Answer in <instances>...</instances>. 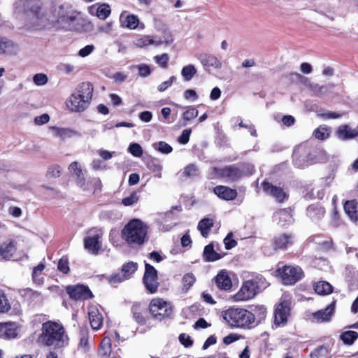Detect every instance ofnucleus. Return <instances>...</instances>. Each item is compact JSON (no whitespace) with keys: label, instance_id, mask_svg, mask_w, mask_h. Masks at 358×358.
I'll return each mask as SVG.
<instances>
[{"label":"nucleus","instance_id":"f257e3e1","mask_svg":"<svg viewBox=\"0 0 358 358\" xmlns=\"http://www.w3.org/2000/svg\"><path fill=\"white\" fill-rule=\"evenodd\" d=\"M37 342L43 346L59 350L69 343V336L62 323L48 320L41 325Z\"/></svg>","mask_w":358,"mask_h":358},{"label":"nucleus","instance_id":"f03ea898","mask_svg":"<svg viewBox=\"0 0 358 358\" xmlns=\"http://www.w3.org/2000/svg\"><path fill=\"white\" fill-rule=\"evenodd\" d=\"M93 92L94 88L90 83H82L67 99L66 106L73 112L84 111L90 103Z\"/></svg>","mask_w":358,"mask_h":358},{"label":"nucleus","instance_id":"7ed1b4c3","mask_svg":"<svg viewBox=\"0 0 358 358\" xmlns=\"http://www.w3.org/2000/svg\"><path fill=\"white\" fill-rule=\"evenodd\" d=\"M148 226L139 219L131 220L122 229V239L130 245H141L147 238Z\"/></svg>","mask_w":358,"mask_h":358},{"label":"nucleus","instance_id":"20e7f679","mask_svg":"<svg viewBox=\"0 0 358 358\" xmlns=\"http://www.w3.org/2000/svg\"><path fill=\"white\" fill-rule=\"evenodd\" d=\"M223 317L234 327L250 329L254 327L252 312L244 308H230L224 312Z\"/></svg>","mask_w":358,"mask_h":358},{"label":"nucleus","instance_id":"39448f33","mask_svg":"<svg viewBox=\"0 0 358 358\" xmlns=\"http://www.w3.org/2000/svg\"><path fill=\"white\" fill-rule=\"evenodd\" d=\"M266 287L265 279L262 275H257L245 281L240 290L234 296V299L235 301H248Z\"/></svg>","mask_w":358,"mask_h":358},{"label":"nucleus","instance_id":"423d86ee","mask_svg":"<svg viewBox=\"0 0 358 358\" xmlns=\"http://www.w3.org/2000/svg\"><path fill=\"white\" fill-rule=\"evenodd\" d=\"M149 310L152 317L158 320L170 317L173 312V306L170 303L159 298L150 301Z\"/></svg>","mask_w":358,"mask_h":358},{"label":"nucleus","instance_id":"0eeeda50","mask_svg":"<svg viewBox=\"0 0 358 358\" xmlns=\"http://www.w3.org/2000/svg\"><path fill=\"white\" fill-rule=\"evenodd\" d=\"M293 162L299 168H304L315 162L311 149L306 144L296 146L293 151Z\"/></svg>","mask_w":358,"mask_h":358},{"label":"nucleus","instance_id":"6e6552de","mask_svg":"<svg viewBox=\"0 0 358 358\" xmlns=\"http://www.w3.org/2000/svg\"><path fill=\"white\" fill-rule=\"evenodd\" d=\"M279 275L280 276L283 284L285 285H294L300 280L303 275V272L299 266H283L279 267L277 270Z\"/></svg>","mask_w":358,"mask_h":358},{"label":"nucleus","instance_id":"1a4fd4ad","mask_svg":"<svg viewBox=\"0 0 358 358\" xmlns=\"http://www.w3.org/2000/svg\"><path fill=\"white\" fill-rule=\"evenodd\" d=\"M173 39L169 33H165L162 37L157 36H143V37L135 39L133 42L134 45L137 48H145L150 45L159 46L162 45H169L173 42Z\"/></svg>","mask_w":358,"mask_h":358},{"label":"nucleus","instance_id":"9d476101","mask_svg":"<svg viewBox=\"0 0 358 358\" xmlns=\"http://www.w3.org/2000/svg\"><path fill=\"white\" fill-rule=\"evenodd\" d=\"M146 289L150 293H155L159 286L157 271L152 265L145 263V273L143 278Z\"/></svg>","mask_w":358,"mask_h":358},{"label":"nucleus","instance_id":"9b49d317","mask_svg":"<svg viewBox=\"0 0 358 358\" xmlns=\"http://www.w3.org/2000/svg\"><path fill=\"white\" fill-rule=\"evenodd\" d=\"M290 310L291 303L287 300H282L277 305L274 312V325L276 327L287 323Z\"/></svg>","mask_w":358,"mask_h":358},{"label":"nucleus","instance_id":"f8f14e48","mask_svg":"<svg viewBox=\"0 0 358 358\" xmlns=\"http://www.w3.org/2000/svg\"><path fill=\"white\" fill-rule=\"evenodd\" d=\"M90 236H87L84 240L85 248L92 254H97L101 248L100 239L102 236L101 230L91 229Z\"/></svg>","mask_w":358,"mask_h":358},{"label":"nucleus","instance_id":"ddd939ff","mask_svg":"<svg viewBox=\"0 0 358 358\" xmlns=\"http://www.w3.org/2000/svg\"><path fill=\"white\" fill-rule=\"evenodd\" d=\"M215 171L222 178L230 181H235L242 177L243 171L239 166L230 165L223 168H215Z\"/></svg>","mask_w":358,"mask_h":358},{"label":"nucleus","instance_id":"4468645a","mask_svg":"<svg viewBox=\"0 0 358 358\" xmlns=\"http://www.w3.org/2000/svg\"><path fill=\"white\" fill-rule=\"evenodd\" d=\"M66 292L71 299L75 300H85L92 296V292L88 287L82 285L69 286Z\"/></svg>","mask_w":358,"mask_h":358},{"label":"nucleus","instance_id":"2eb2a0df","mask_svg":"<svg viewBox=\"0 0 358 358\" xmlns=\"http://www.w3.org/2000/svg\"><path fill=\"white\" fill-rule=\"evenodd\" d=\"M262 185L264 192L266 194L275 198L277 201L282 202L286 199V193L281 187L273 185L267 181L263 182Z\"/></svg>","mask_w":358,"mask_h":358},{"label":"nucleus","instance_id":"dca6fc26","mask_svg":"<svg viewBox=\"0 0 358 358\" xmlns=\"http://www.w3.org/2000/svg\"><path fill=\"white\" fill-rule=\"evenodd\" d=\"M294 238L291 234H281L273 238L275 250H285L293 245Z\"/></svg>","mask_w":358,"mask_h":358},{"label":"nucleus","instance_id":"f3484780","mask_svg":"<svg viewBox=\"0 0 358 358\" xmlns=\"http://www.w3.org/2000/svg\"><path fill=\"white\" fill-rule=\"evenodd\" d=\"M69 170L76 177V185L83 189H86V180L81 166L77 162H73L70 164Z\"/></svg>","mask_w":358,"mask_h":358},{"label":"nucleus","instance_id":"a211bd4d","mask_svg":"<svg viewBox=\"0 0 358 358\" xmlns=\"http://www.w3.org/2000/svg\"><path fill=\"white\" fill-rule=\"evenodd\" d=\"M19 51V46L13 41L0 37V55H13Z\"/></svg>","mask_w":358,"mask_h":358},{"label":"nucleus","instance_id":"6ab92c4d","mask_svg":"<svg viewBox=\"0 0 358 358\" xmlns=\"http://www.w3.org/2000/svg\"><path fill=\"white\" fill-rule=\"evenodd\" d=\"M336 136L341 141H347L358 136V126L352 129L349 125L340 126L336 130Z\"/></svg>","mask_w":358,"mask_h":358},{"label":"nucleus","instance_id":"aec40b11","mask_svg":"<svg viewBox=\"0 0 358 358\" xmlns=\"http://www.w3.org/2000/svg\"><path fill=\"white\" fill-rule=\"evenodd\" d=\"M89 320L93 329H99L103 324V317L96 306H90L88 310Z\"/></svg>","mask_w":358,"mask_h":358},{"label":"nucleus","instance_id":"412c9836","mask_svg":"<svg viewBox=\"0 0 358 358\" xmlns=\"http://www.w3.org/2000/svg\"><path fill=\"white\" fill-rule=\"evenodd\" d=\"M120 26L129 29H135L139 24V20L136 15L122 12L120 16Z\"/></svg>","mask_w":358,"mask_h":358},{"label":"nucleus","instance_id":"4be33fe9","mask_svg":"<svg viewBox=\"0 0 358 358\" xmlns=\"http://www.w3.org/2000/svg\"><path fill=\"white\" fill-rule=\"evenodd\" d=\"M214 193L223 200H234L237 196V191L227 186L218 185L214 187Z\"/></svg>","mask_w":358,"mask_h":358},{"label":"nucleus","instance_id":"5701e85b","mask_svg":"<svg viewBox=\"0 0 358 358\" xmlns=\"http://www.w3.org/2000/svg\"><path fill=\"white\" fill-rule=\"evenodd\" d=\"M335 309V301H333L327 307L320 310L313 314V317L318 322H328L332 317Z\"/></svg>","mask_w":358,"mask_h":358},{"label":"nucleus","instance_id":"b1692460","mask_svg":"<svg viewBox=\"0 0 358 358\" xmlns=\"http://www.w3.org/2000/svg\"><path fill=\"white\" fill-rule=\"evenodd\" d=\"M17 336V326L15 323H0V338L10 339Z\"/></svg>","mask_w":358,"mask_h":358},{"label":"nucleus","instance_id":"393cba45","mask_svg":"<svg viewBox=\"0 0 358 358\" xmlns=\"http://www.w3.org/2000/svg\"><path fill=\"white\" fill-rule=\"evenodd\" d=\"M200 64L206 67H220L221 62L217 57L207 53H199L196 55Z\"/></svg>","mask_w":358,"mask_h":358},{"label":"nucleus","instance_id":"a878e982","mask_svg":"<svg viewBox=\"0 0 358 358\" xmlns=\"http://www.w3.org/2000/svg\"><path fill=\"white\" fill-rule=\"evenodd\" d=\"M215 282L217 288L221 290L227 291L232 287L230 277L224 271H220L215 278Z\"/></svg>","mask_w":358,"mask_h":358},{"label":"nucleus","instance_id":"bb28decb","mask_svg":"<svg viewBox=\"0 0 358 358\" xmlns=\"http://www.w3.org/2000/svg\"><path fill=\"white\" fill-rule=\"evenodd\" d=\"M16 250L13 241H7L0 244V258L2 259H10Z\"/></svg>","mask_w":358,"mask_h":358},{"label":"nucleus","instance_id":"cd10ccee","mask_svg":"<svg viewBox=\"0 0 358 358\" xmlns=\"http://www.w3.org/2000/svg\"><path fill=\"white\" fill-rule=\"evenodd\" d=\"M223 256L214 249L213 243H210L204 248L203 257L205 262H215L220 259Z\"/></svg>","mask_w":358,"mask_h":358},{"label":"nucleus","instance_id":"c85d7f7f","mask_svg":"<svg viewBox=\"0 0 358 358\" xmlns=\"http://www.w3.org/2000/svg\"><path fill=\"white\" fill-rule=\"evenodd\" d=\"M306 213L313 221H318L324 216L325 209L321 206L310 205L308 207Z\"/></svg>","mask_w":358,"mask_h":358},{"label":"nucleus","instance_id":"c756f323","mask_svg":"<svg viewBox=\"0 0 358 358\" xmlns=\"http://www.w3.org/2000/svg\"><path fill=\"white\" fill-rule=\"evenodd\" d=\"M54 136L60 138L64 140L67 138H71L77 134V132L70 129L59 128L57 127H52L50 128Z\"/></svg>","mask_w":358,"mask_h":358},{"label":"nucleus","instance_id":"7c9ffc66","mask_svg":"<svg viewBox=\"0 0 358 358\" xmlns=\"http://www.w3.org/2000/svg\"><path fill=\"white\" fill-rule=\"evenodd\" d=\"M273 218L275 220H278V224L282 227L286 224H289L292 220V215L287 209H282L276 212L273 215Z\"/></svg>","mask_w":358,"mask_h":358},{"label":"nucleus","instance_id":"2f4dec72","mask_svg":"<svg viewBox=\"0 0 358 358\" xmlns=\"http://www.w3.org/2000/svg\"><path fill=\"white\" fill-rule=\"evenodd\" d=\"M344 210L354 222L358 221V212L357 203L354 201H347L344 204Z\"/></svg>","mask_w":358,"mask_h":358},{"label":"nucleus","instance_id":"473e14b6","mask_svg":"<svg viewBox=\"0 0 358 358\" xmlns=\"http://www.w3.org/2000/svg\"><path fill=\"white\" fill-rule=\"evenodd\" d=\"M266 313V308L264 306H256L252 308V315L254 316V327L265 319Z\"/></svg>","mask_w":358,"mask_h":358},{"label":"nucleus","instance_id":"72a5a7b5","mask_svg":"<svg viewBox=\"0 0 358 358\" xmlns=\"http://www.w3.org/2000/svg\"><path fill=\"white\" fill-rule=\"evenodd\" d=\"M181 292L186 293L196 282V277L192 273H185L182 278Z\"/></svg>","mask_w":358,"mask_h":358},{"label":"nucleus","instance_id":"f704fd0d","mask_svg":"<svg viewBox=\"0 0 358 358\" xmlns=\"http://www.w3.org/2000/svg\"><path fill=\"white\" fill-rule=\"evenodd\" d=\"M213 220L209 218H204L199 221L197 228L200 231L201 235L207 238L210 229L213 226Z\"/></svg>","mask_w":358,"mask_h":358},{"label":"nucleus","instance_id":"c9c22d12","mask_svg":"<svg viewBox=\"0 0 358 358\" xmlns=\"http://www.w3.org/2000/svg\"><path fill=\"white\" fill-rule=\"evenodd\" d=\"M314 289L318 294L326 295L332 292L333 287L326 281H319L315 284Z\"/></svg>","mask_w":358,"mask_h":358},{"label":"nucleus","instance_id":"e433bc0d","mask_svg":"<svg viewBox=\"0 0 358 358\" xmlns=\"http://www.w3.org/2000/svg\"><path fill=\"white\" fill-rule=\"evenodd\" d=\"M45 268V264L40 263L38 266H35L32 272L33 281L38 284L41 285L43 282V271Z\"/></svg>","mask_w":358,"mask_h":358},{"label":"nucleus","instance_id":"4c0bfd02","mask_svg":"<svg viewBox=\"0 0 358 358\" xmlns=\"http://www.w3.org/2000/svg\"><path fill=\"white\" fill-rule=\"evenodd\" d=\"M137 268V263L129 262L122 266V273L127 278V280H128L131 278V275L136 272Z\"/></svg>","mask_w":358,"mask_h":358},{"label":"nucleus","instance_id":"58836bf2","mask_svg":"<svg viewBox=\"0 0 358 358\" xmlns=\"http://www.w3.org/2000/svg\"><path fill=\"white\" fill-rule=\"evenodd\" d=\"M111 351L110 338L106 337L103 339L99 348V353L101 356H109Z\"/></svg>","mask_w":358,"mask_h":358},{"label":"nucleus","instance_id":"ea45409f","mask_svg":"<svg viewBox=\"0 0 358 358\" xmlns=\"http://www.w3.org/2000/svg\"><path fill=\"white\" fill-rule=\"evenodd\" d=\"M182 175L187 178L198 176L199 175V168L194 164H189L184 168Z\"/></svg>","mask_w":358,"mask_h":358},{"label":"nucleus","instance_id":"a19ab883","mask_svg":"<svg viewBox=\"0 0 358 358\" xmlns=\"http://www.w3.org/2000/svg\"><path fill=\"white\" fill-rule=\"evenodd\" d=\"M134 319L138 324H144L145 320L142 314V308L140 303H134L131 307Z\"/></svg>","mask_w":358,"mask_h":358},{"label":"nucleus","instance_id":"79ce46f5","mask_svg":"<svg viewBox=\"0 0 358 358\" xmlns=\"http://www.w3.org/2000/svg\"><path fill=\"white\" fill-rule=\"evenodd\" d=\"M199 112L194 107H189L183 113H182V120L184 121L182 125L185 126L187 124V122L190 121L191 120L195 118L198 116Z\"/></svg>","mask_w":358,"mask_h":358},{"label":"nucleus","instance_id":"37998d69","mask_svg":"<svg viewBox=\"0 0 358 358\" xmlns=\"http://www.w3.org/2000/svg\"><path fill=\"white\" fill-rule=\"evenodd\" d=\"M358 338V334L354 331H347L343 333L341 336V338L344 343L351 345Z\"/></svg>","mask_w":358,"mask_h":358},{"label":"nucleus","instance_id":"c03bdc74","mask_svg":"<svg viewBox=\"0 0 358 358\" xmlns=\"http://www.w3.org/2000/svg\"><path fill=\"white\" fill-rule=\"evenodd\" d=\"M216 72L214 73L215 76H217L218 78L229 81L231 80L232 78V71L231 69H215Z\"/></svg>","mask_w":358,"mask_h":358},{"label":"nucleus","instance_id":"a18cd8bd","mask_svg":"<svg viewBox=\"0 0 358 358\" xmlns=\"http://www.w3.org/2000/svg\"><path fill=\"white\" fill-rule=\"evenodd\" d=\"M110 14V8L108 4H101L96 9V16L101 20L106 19Z\"/></svg>","mask_w":358,"mask_h":358},{"label":"nucleus","instance_id":"49530a36","mask_svg":"<svg viewBox=\"0 0 358 358\" xmlns=\"http://www.w3.org/2000/svg\"><path fill=\"white\" fill-rule=\"evenodd\" d=\"M153 147L155 150L163 154H169L172 152V147L164 141H159L157 143L153 144Z\"/></svg>","mask_w":358,"mask_h":358},{"label":"nucleus","instance_id":"de8ad7c7","mask_svg":"<svg viewBox=\"0 0 358 358\" xmlns=\"http://www.w3.org/2000/svg\"><path fill=\"white\" fill-rule=\"evenodd\" d=\"M139 197L136 192H133L129 196L122 199V203L125 206H130L136 203Z\"/></svg>","mask_w":358,"mask_h":358},{"label":"nucleus","instance_id":"09e8293b","mask_svg":"<svg viewBox=\"0 0 358 358\" xmlns=\"http://www.w3.org/2000/svg\"><path fill=\"white\" fill-rule=\"evenodd\" d=\"M57 268L59 271L62 272L64 274H66L69 273L70 268H69V260H68L67 257H62L59 259V261L58 262Z\"/></svg>","mask_w":358,"mask_h":358},{"label":"nucleus","instance_id":"8fccbe9b","mask_svg":"<svg viewBox=\"0 0 358 358\" xmlns=\"http://www.w3.org/2000/svg\"><path fill=\"white\" fill-rule=\"evenodd\" d=\"M314 135L316 138L324 140L329 137V133L327 127H320L315 131Z\"/></svg>","mask_w":358,"mask_h":358},{"label":"nucleus","instance_id":"3c124183","mask_svg":"<svg viewBox=\"0 0 358 358\" xmlns=\"http://www.w3.org/2000/svg\"><path fill=\"white\" fill-rule=\"evenodd\" d=\"M62 169L58 165L50 166L47 171L46 176L48 178H57L61 174Z\"/></svg>","mask_w":358,"mask_h":358},{"label":"nucleus","instance_id":"603ef678","mask_svg":"<svg viewBox=\"0 0 358 358\" xmlns=\"http://www.w3.org/2000/svg\"><path fill=\"white\" fill-rule=\"evenodd\" d=\"M105 74L108 78H113L115 80V82H116L117 83H122L123 81L125 80V79L127 77V76L126 74L121 73V72H116L113 74L110 73L109 72H106Z\"/></svg>","mask_w":358,"mask_h":358},{"label":"nucleus","instance_id":"864d4df0","mask_svg":"<svg viewBox=\"0 0 358 358\" xmlns=\"http://www.w3.org/2000/svg\"><path fill=\"white\" fill-rule=\"evenodd\" d=\"M327 354V348L324 346H320L311 352L312 358H322Z\"/></svg>","mask_w":358,"mask_h":358},{"label":"nucleus","instance_id":"5fc2aeb1","mask_svg":"<svg viewBox=\"0 0 358 358\" xmlns=\"http://www.w3.org/2000/svg\"><path fill=\"white\" fill-rule=\"evenodd\" d=\"M129 151L134 157H139L143 155V150L138 143H131L129 147Z\"/></svg>","mask_w":358,"mask_h":358},{"label":"nucleus","instance_id":"6e6d98bb","mask_svg":"<svg viewBox=\"0 0 358 358\" xmlns=\"http://www.w3.org/2000/svg\"><path fill=\"white\" fill-rule=\"evenodd\" d=\"M196 73V69H182L181 74L185 81L190 80Z\"/></svg>","mask_w":358,"mask_h":358},{"label":"nucleus","instance_id":"4d7b16f0","mask_svg":"<svg viewBox=\"0 0 358 358\" xmlns=\"http://www.w3.org/2000/svg\"><path fill=\"white\" fill-rule=\"evenodd\" d=\"M191 132L192 131L190 129L183 130L181 135L178 137V142L182 145L187 144L189 142Z\"/></svg>","mask_w":358,"mask_h":358},{"label":"nucleus","instance_id":"13d9d810","mask_svg":"<svg viewBox=\"0 0 358 358\" xmlns=\"http://www.w3.org/2000/svg\"><path fill=\"white\" fill-rule=\"evenodd\" d=\"M126 280L127 278L124 276V275L122 273H119L111 275L109 278V282L111 285H115L117 283L122 282Z\"/></svg>","mask_w":358,"mask_h":358},{"label":"nucleus","instance_id":"bf43d9fd","mask_svg":"<svg viewBox=\"0 0 358 358\" xmlns=\"http://www.w3.org/2000/svg\"><path fill=\"white\" fill-rule=\"evenodd\" d=\"M224 243L225 245V248L227 250H230L234 248L237 243L235 240L232 238V233L230 232L227 234V236L224 239Z\"/></svg>","mask_w":358,"mask_h":358},{"label":"nucleus","instance_id":"052dcab7","mask_svg":"<svg viewBox=\"0 0 358 358\" xmlns=\"http://www.w3.org/2000/svg\"><path fill=\"white\" fill-rule=\"evenodd\" d=\"M33 80L37 85H43L47 83L48 78L45 74L37 73L34 76Z\"/></svg>","mask_w":358,"mask_h":358},{"label":"nucleus","instance_id":"680f3d73","mask_svg":"<svg viewBox=\"0 0 358 358\" xmlns=\"http://www.w3.org/2000/svg\"><path fill=\"white\" fill-rule=\"evenodd\" d=\"M178 339L180 343L186 348L190 347L193 344L190 336L185 334H180Z\"/></svg>","mask_w":358,"mask_h":358},{"label":"nucleus","instance_id":"e2e57ef3","mask_svg":"<svg viewBox=\"0 0 358 358\" xmlns=\"http://www.w3.org/2000/svg\"><path fill=\"white\" fill-rule=\"evenodd\" d=\"M176 77L172 76L170 77V78L166 80V81H164L163 83H162L157 87V90L159 91V92H164L165 91L166 89H168L173 83V82L174 80H176Z\"/></svg>","mask_w":358,"mask_h":358},{"label":"nucleus","instance_id":"0e129e2a","mask_svg":"<svg viewBox=\"0 0 358 358\" xmlns=\"http://www.w3.org/2000/svg\"><path fill=\"white\" fill-rule=\"evenodd\" d=\"M50 120V117L48 114L44 113L41 115L36 116L34 118V123L36 125H43Z\"/></svg>","mask_w":358,"mask_h":358},{"label":"nucleus","instance_id":"69168bd1","mask_svg":"<svg viewBox=\"0 0 358 358\" xmlns=\"http://www.w3.org/2000/svg\"><path fill=\"white\" fill-rule=\"evenodd\" d=\"M155 59L157 64L162 66H166L169 61V56L167 54H163L160 56L155 57Z\"/></svg>","mask_w":358,"mask_h":358},{"label":"nucleus","instance_id":"338daca9","mask_svg":"<svg viewBox=\"0 0 358 358\" xmlns=\"http://www.w3.org/2000/svg\"><path fill=\"white\" fill-rule=\"evenodd\" d=\"M91 166L94 170H104L107 168L106 165L100 159H94Z\"/></svg>","mask_w":358,"mask_h":358},{"label":"nucleus","instance_id":"774afa93","mask_svg":"<svg viewBox=\"0 0 358 358\" xmlns=\"http://www.w3.org/2000/svg\"><path fill=\"white\" fill-rule=\"evenodd\" d=\"M94 49L93 45H87L79 51V55L84 57L89 55Z\"/></svg>","mask_w":358,"mask_h":358}]
</instances>
